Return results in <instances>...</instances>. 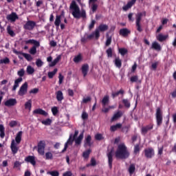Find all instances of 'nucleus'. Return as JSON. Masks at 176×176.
<instances>
[{
    "label": "nucleus",
    "mask_w": 176,
    "mask_h": 176,
    "mask_svg": "<svg viewBox=\"0 0 176 176\" xmlns=\"http://www.w3.org/2000/svg\"><path fill=\"white\" fill-rule=\"evenodd\" d=\"M69 9L72 10V14L74 19L79 20V19H86V10H82L80 11V8L79 6L76 4V1L73 0L70 4Z\"/></svg>",
    "instance_id": "f257e3e1"
},
{
    "label": "nucleus",
    "mask_w": 176,
    "mask_h": 176,
    "mask_svg": "<svg viewBox=\"0 0 176 176\" xmlns=\"http://www.w3.org/2000/svg\"><path fill=\"white\" fill-rule=\"evenodd\" d=\"M115 155L117 159H127L130 156V153L127 150L126 144L122 143L118 146Z\"/></svg>",
    "instance_id": "f03ea898"
},
{
    "label": "nucleus",
    "mask_w": 176,
    "mask_h": 176,
    "mask_svg": "<svg viewBox=\"0 0 176 176\" xmlns=\"http://www.w3.org/2000/svg\"><path fill=\"white\" fill-rule=\"evenodd\" d=\"M142 16L145 17L146 16V12L144 11L143 12H138L136 14V28L138 32H142V28L141 27V20H142Z\"/></svg>",
    "instance_id": "7ed1b4c3"
},
{
    "label": "nucleus",
    "mask_w": 176,
    "mask_h": 176,
    "mask_svg": "<svg viewBox=\"0 0 176 176\" xmlns=\"http://www.w3.org/2000/svg\"><path fill=\"white\" fill-rule=\"evenodd\" d=\"M155 119L157 126H162L163 124V111L160 107H157L155 112Z\"/></svg>",
    "instance_id": "20e7f679"
},
{
    "label": "nucleus",
    "mask_w": 176,
    "mask_h": 176,
    "mask_svg": "<svg viewBox=\"0 0 176 176\" xmlns=\"http://www.w3.org/2000/svg\"><path fill=\"white\" fill-rule=\"evenodd\" d=\"M108 30V25L106 24H100L99 25V26L98 27V28H96L95 30L96 31V39H98V38H100V32H104V31H107Z\"/></svg>",
    "instance_id": "39448f33"
},
{
    "label": "nucleus",
    "mask_w": 176,
    "mask_h": 176,
    "mask_svg": "<svg viewBox=\"0 0 176 176\" xmlns=\"http://www.w3.org/2000/svg\"><path fill=\"white\" fill-rule=\"evenodd\" d=\"M36 27V22L34 21H28L23 25L24 30L27 31H32Z\"/></svg>",
    "instance_id": "423d86ee"
},
{
    "label": "nucleus",
    "mask_w": 176,
    "mask_h": 176,
    "mask_svg": "<svg viewBox=\"0 0 176 176\" xmlns=\"http://www.w3.org/2000/svg\"><path fill=\"white\" fill-rule=\"evenodd\" d=\"M144 156L146 159H152L155 156V149L152 147H148L144 150Z\"/></svg>",
    "instance_id": "0eeeda50"
},
{
    "label": "nucleus",
    "mask_w": 176,
    "mask_h": 176,
    "mask_svg": "<svg viewBox=\"0 0 176 176\" xmlns=\"http://www.w3.org/2000/svg\"><path fill=\"white\" fill-rule=\"evenodd\" d=\"M27 91H28V83L25 82L21 86L18 91V94L21 97H23V96H25V94H27Z\"/></svg>",
    "instance_id": "6e6552de"
},
{
    "label": "nucleus",
    "mask_w": 176,
    "mask_h": 176,
    "mask_svg": "<svg viewBox=\"0 0 176 176\" xmlns=\"http://www.w3.org/2000/svg\"><path fill=\"white\" fill-rule=\"evenodd\" d=\"M153 123H150L149 124L142 126L141 129V133L142 135H145L148 134V131H151V130H153Z\"/></svg>",
    "instance_id": "1a4fd4ad"
},
{
    "label": "nucleus",
    "mask_w": 176,
    "mask_h": 176,
    "mask_svg": "<svg viewBox=\"0 0 176 176\" xmlns=\"http://www.w3.org/2000/svg\"><path fill=\"white\" fill-rule=\"evenodd\" d=\"M45 146H46V144H45V141L41 140L38 144V152L39 155H41V156H43L45 155Z\"/></svg>",
    "instance_id": "9d476101"
},
{
    "label": "nucleus",
    "mask_w": 176,
    "mask_h": 176,
    "mask_svg": "<svg viewBox=\"0 0 176 176\" xmlns=\"http://www.w3.org/2000/svg\"><path fill=\"white\" fill-rule=\"evenodd\" d=\"M6 19L11 23H14L16 20H19V15H17V13L12 12L11 14L7 15Z\"/></svg>",
    "instance_id": "9b49d317"
},
{
    "label": "nucleus",
    "mask_w": 176,
    "mask_h": 176,
    "mask_svg": "<svg viewBox=\"0 0 176 176\" xmlns=\"http://www.w3.org/2000/svg\"><path fill=\"white\" fill-rule=\"evenodd\" d=\"M108 157V163L109 168H112V163H113V149H111L107 154Z\"/></svg>",
    "instance_id": "f8f14e48"
},
{
    "label": "nucleus",
    "mask_w": 176,
    "mask_h": 176,
    "mask_svg": "<svg viewBox=\"0 0 176 176\" xmlns=\"http://www.w3.org/2000/svg\"><path fill=\"white\" fill-rule=\"evenodd\" d=\"M74 140L75 139L72 138V134H71L67 142L65 144V147L62 150L61 153H64V152H65L67 149H68V145H72V143L74 142Z\"/></svg>",
    "instance_id": "ddd939ff"
},
{
    "label": "nucleus",
    "mask_w": 176,
    "mask_h": 176,
    "mask_svg": "<svg viewBox=\"0 0 176 176\" xmlns=\"http://www.w3.org/2000/svg\"><path fill=\"white\" fill-rule=\"evenodd\" d=\"M25 162H26V163H30V164L32 166L36 165V161L35 160V156H33V155L27 156L25 158Z\"/></svg>",
    "instance_id": "4468645a"
},
{
    "label": "nucleus",
    "mask_w": 176,
    "mask_h": 176,
    "mask_svg": "<svg viewBox=\"0 0 176 176\" xmlns=\"http://www.w3.org/2000/svg\"><path fill=\"white\" fill-rule=\"evenodd\" d=\"M16 104H17V100H16V98H10L5 102L4 105L10 107H14Z\"/></svg>",
    "instance_id": "2eb2a0df"
},
{
    "label": "nucleus",
    "mask_w": 176,
    "mask_h": 176,
    "mask_svg": "<svg viewBox=\"0 0 176 176\" xmlns=\"http://www.w3.org/2000/svg\"><path fill=\"white\" fill-rule=\"evenodd\" d=\"M135 2H137V0H131L127 3L126 5L122 7V10H124V12H127L129 9H131L133 6L135 4Z\"/></svg>",
    "instance_id": "dca6fc26"
},
{
    "label": "nucleus",
    "mask_w": 176,
    "mask_h": 176,
    "mask_svg": "<svg viewBox=\"0 0 176 176\" xmlns=\"http://www.w3.org/2000/svg\"><path fill=\"white\" fill-rule=\"evenodd\" d=\"M89 64H84L81 67V72L83 75L84 78H86L87 76V74L89 73Z\"/></svg>",
    "instance_id": "f3484780"
},
{
    "label": "nucleus",
    "mask_w": 176,
    "mask_h": 176,
    "mask_svg": "<svg viewBox=\"0 0 176 176\" xmlns=\"http://www.w3.org/2000/svg\"><path fill=\"white\" fill-rule=\"evenodd\" d=\"M25 43L26 45L31 43L32 45H34L33 47H35L36 49V47H39V46H41V43H39V41L34 39H30V40L25 41Z\"/></svg>",
    "instance_id": "a211bd4d"
},
{
    "label": "nucleus",
    "mask_w": 176,
    "mask_h": 176,
    "mask_svg": "<svg viewBox=\"0 0 176 176\" xmlns=\"http://www.w3.org/2000/svg\"><path fill=\"white\" fill-rule=\"evenodd\" d=\"M33 115H42L46 117L49 113L42 109H36L33 111Z\"/></svg>",
    "instance_id": "6ab92c4d"
},
{
    "label": "nucleus",
    "mask_w": 176,
    "mask_h": 176,
    "mask_svg": "<svg viewBox=\"0 0 176 176\" xmlns=\"http://www.w3.org/2000/svg\"><path fill=\"white\" fill-rule=\"evenodd\" d=\"M10 148L12 152V155H16V153L19 152V147L17 146V145H16V142H14V140H12Z\"/></svg>",
    "instance_id": "aec40b11"
},
{
    "label": "nucleus",
    "mask_w": 176,
    "mask_h": 176,
    "mask_svg": "<svg viewBox=\"0 0 176 176\" xmlns=\"http://www.w3.org/2000/svg\"><path fill=\"white\" fill-rule=\"evenodd\" d=\"M93 145V142H91V135H88L87 138H85L84 146L85 148H87V146H91Z\"/></svg>",
    "instance_id": "412c9836"
},
{
    "label": "nucleus",
    "mask_w": 176,
    "mask_h": 176,
    "mask_svg": "<svg viewBox=\"0 0 176 176\" xmlns=\"http://www.w3.org/2000/svg\"><path fill=\"white\" fill-rule=\"evenodd\" d=\"M129 34H131V31L127 28H122L120 30V35H122V36H129Z\"/></svg>",
    "instance_id": "4be33fe9"
},
{
    "label": "nucleus",
    "mask_w": 176,
    "mask_h": 176,
    "mask_svg": "<svg viewBox=\"0 0 176 176\" xmlns=\"http://www.w3.org/2000/svg\"><path fill=\"white\" fill-rule=\"evenodd\" d=\"M151 49H153L154 50H156L157 52H162V46L159 43L154 41L152 43Z\"/></svg>",
    "instance_id": "5701e85b"
},
{
    "label": "nucleus",
    "mask_w": 176,
    "mask_h": 176,
    "mask_svg": "<svg viewBox=\"0 0 176 176\" xmlns=\"http://www.w3.org/2000/svg\"><path fill=\"white\" fill-rule=\"evenodd\" d=\"M123 116V113L121 111H118L111 118V122H114V120H118L119 118H122Z\"/></svg>",
    "instance_id": "b1692460"
},
{
    "label": "nucleus",
    "mask_w": 176,
    "mask_h": 176,
    "mask_svg": "<svg viewBox=\"0 0 176 176\" xmlns=\"http://www.w3.org/2000/svg\"><path fill=\"white\" fill-rule=\"evenodd\" d=\"M157 41H158L159 42H164V41H166V39H167V38H168V35H163L162 34H160L157 36Z\"/></svg>",
    "instance_id": "393cba45"
},
{
    "label": "nucleus",
    "mask_w": 176,
    "mask_h": 176,
    "mask_svg": "<svg viewBox=\"0 0 176 176\" xmlns=\"http://www.w3.org/2000/svg\"><path fill=\"white\" fill-rule=\"evenodd\" d=\"M56 96L57 101L60 102V101H63V100H64V95L63 94V91H56Z\"/></svg>",
    "instance_id": "a878e982"
},
{
    "label": "nucleus",
    "mask_w": 176,
    "mask_h": 176,
    "mask_svg": "<svg viewBox=\"0 0 176 176\" xmlns=\"http://www.w3.org/2000/svg\"><path fill=\"white\" fill-rule=\"evenodd\" d=\"M23 82V78H19L16 80H14V86L12 87V91H16V89H17V87H19V83Z\"/></svg>",
    "instance_id": "bb28decb"
},
{
    "label": "nucleus",
    "mask_w": 176,
    "mask_h": 176,
    "mask_svg": "<svg viewBox=\"0 0 176 176\" xmlns=\"http://www.w3.org/2000/svg\"><path fill=\"white\" fill-rule=\"evenodd\" d=\"M102 107H105L109 104V96H104L101 101Z\"/></svg>",
    "instance_id": "cd10ccee"
},
{
    "label": "nucleus",
    "mask_w": 176,
    "mask_h": 176,
    "mask_svg": "<svg viewBox=\"0 0 176 176\" xmlns=\"http://www.w3.org/2000/svg\"><path fill=\"white\" fill-rule=\"evenodd\" d=\"M23 135V131H19L17 133L16 137H15V142L16 144H20L21 142V137Z\"/></svg>",
    "instance_id": "c85d7f7f"
},
{
    "label": "nucleus",
    "mask_w": 176,
    "mask_h": 176,
    "mask_svg": "<svg viewBox=\"0 0 176 176\" xmlns=\"http://www.w3.org/2000/svg\"><path fill=\"white\" fill-rule=\"evenodd\" d=\"M118 129H122V124L118 123V124H116V125L111 126L110 131H111V132L116 131V130H118Z\"/></svg>",
    "instance_id": "c756f323"
},
{
    "label": "nucleus",
    "mask_w": 176,
    "mask_h": 176,
    "mask_svg": "<svg viewBox=\"0 0 176 176\" xmlns=\"http://www.w3.org/2000/svg\"><path fill=\"white\" fill-rule=\"evenodd\" d=\"M83 140V133H81L79 136L75 140L76 145H80L82 140Z\"/></svg>",
    "instance_id": "7c9ffc66"
},
{
    "label": "nucleus",
    "mask_w": 176,
    "mask_h": 176,
    "mask_svg": "<svg viewBox=\"0 0 176 176\" xmlns=\"http://www.w3.org/2000/svg\"><path fill=\"white\" fill-rule=\"evenodd\" d=\"M81 60H82V54H78L73 59L74 63H75L76 64L80 63Z\"/></svg>",
    "instance_id": "2f4dec72"
},
{
    "label": "nucleus",
    "mask_w": 176,
    "mask_h": 176,
    "mask_svg": "<svg viewBox=\"0 0 176 176\" xmlns=\"http://www.w3.org/2000/svg\"><path fill=\"white\" fill-rule=\"evenodd\" d=\"M119 94H122V95L124 94V90L121 89L116 92H113L111 94V96H112L113 98H115V97H118V96H119Z\"/></svg>",
    "instance_id": "473e14b6"
},
{
    "label": "nucleus",
    "mask_w": 176,
    "mask_h": 176,
    "mask_svg": "<svg viewBox=\"0 0 176 176\" xmlns=\"http://www.w3.org/2000/svg\"><path fill=\"white\" fill-rule=\"evenodd\" d=\"M60 24H61V18L60 16H56L55 21H54V25L58 28L60 27Z\"/></svg>",
    "instance_id": "72a5a7b5"
},
{
    "label": "nucleus",
    "mask_w": 176,
    "mask_h": 176,
    "mask_svg": "<svg viewBox=\"0 0 176 176\" xmlns=\"http://www.w3.org/2000/svg\"><path fill=\"white\" fill-rule=\"evenodd\" d=\"M32 107V100H29L28 102L25 103V109H29V111H31Z\"/></svg>",
    "instance_id": "f704fd0d"
},
{
    "label": "nucleus",
    "mask_w": 176,
    "mask_h": 176,
    "mask_svg": "<svg viewBox=\"0 0 176 176\" xmlns=\"http://www.w3.org/2000/svg\"><path fill=\"white\" fill-rule=\"evenodd\" d=\"M0 137L5 138V126L3 124H0Z\"/></svg>",
    "instance_id": "c9c22d12"
},
{
    "label": "nucleus",
    "mask_w": 176,
    "mask_h": 176,
    "mask_svg": "<svg viewBox=\"0 0 176 176\" xmlns=\"http://www.w3.org/2000/svg\"><path fill=\"white\" fill-rule=\"evenodd\" d=\"M135 172V165L134 164H131L129 168V173L131 175L132 174H134Z\"/></svg>",
    "instance_id": "e433bc0d"
},
{
    "label": "nucleus",
    "mask_w": 176,
    "mask_h": 176,
    "mask_svg": "<svg viewBox=\"0 0 176 176\" xmlns=\"http://www.w3.org/2000/svg\"><path fill=\"white\" fill-rule=\"evenodd\" d=\"M115 65L117 67V68H122V60H120L119 58H116Z\"/></svg>",
    "instance_id": "4c0bfd02"
},
{
    "label": "nucleus",
    "mask_w": 176,
    "mask_h": 176,
    "mask_svg": "<svg viewBox=\"0 0 176 176\" xmlns=\"http://www.w3.org/2000/svg\"><path fill=\"white\" fill-rule=\"evenodd\" d=\"M7 32L9 35H10V36H14V35H16L13 30H12V27L10 25L7 27Z\"/></svg>",
    "instance_id": "58836bf2"
},
{
    "label": "nucleus",
    "mask_w": 176,
    "mask_h": 176,
    "mask_svg": "<svg viewBox=\"0 0 176 176\" xmlns=\"http://www.w3.org/2000/svg\"><path fill=\"white\" fill-rule=\"evenodd\" d=\"M91 152V150L88 149L86 151H84L82 153V157H84V159H89V156H90V153Z\"/></svg>",
    "instance_id": "ea45409f"
},
{
    "label": "nucleus",
    "mask_w": 176,
    "mask_h": 176,
    "mask_svg": "<svg viewBox=\"0 0 176 176\" xmlns=\"http://www.w3.org/2000/svg\"><path fill=\"white\" fill-rule=\"evenodd\" d=\"M26 71H27V73L28 74V75H32V74H34L35 72V69H34L30 65H29V66H28Z\"/></svg>",
    "instance_id": "a19ab883"
},
{
    "label": "nucleus",
    "mask_w": 176,
    "mask_h": 176,
    "mask_svg": "<svg viewBox=\"0 0 176 176\" xmlns=\"http://www.w3.org/2000/svg\"><path fill=\"white\" fill-rule=\"evenodd\" d=\"M56 74H57V68L54 69L53 72H48V78H50V79H53Z\"/></svg>",
    "instance_id": "79ce46f5"
},
{
    "label": "nucleus",
    "mask_w": 176,
    "mask_h": 176,
    "mask_svg": "<svg viewBox=\"0 0 176 176\" xmlns=\"http://www.w3.org/2000/svg\"><path fill=\"white\" fill-rule=\"evenodd\" d=\"M42 124H45V126H50L52 124V119L47 118L45 120L41 121Z\"/></svg>",
    "instance_id": "37998d69"
},
{
    "label": "nucleus",
    "mask_w": 176,
    "mask_h": 176,
    "mask_svg": "<svg viewBox=\"0 0 176 176\" xmlns=\"http://www.w3.org/2000/svg\"><path fill=\"white\" fill-rule=\"evenodd\" d=\"M122 104L126 108H130L131 107L130 101L128 99H123Z\"/></svg>",
    "instance_id": "c03bdc74"
},
{
    "label": "nucleus",
    "mask_w": 176,
    "mask_h": 176,
    "mask_svg": "<svg viewBox=\"0 0 176 176\" xmlns=\"http://www.w3.org/2000/svg\"><path fill=\"white\" fill-rule=\"evenodd\" d=\"M22 55L28 61H32V56L30 54L23 53Z\"/></svg>",
    "instance_id": "a18cd8bd"
},
{
    "label": "nucleus",
    "mask_w": 176,
    "mask_h": 176,
    "mask_svg": "<svg viewBox=\"0 0 176 176\" xmlns=\"http://www.w3.org/2000/svg\"><path fill=\"white\" fill-rule=\"evenodd\" d=\"M46 160H53V154L51 152H47L45 153Z\"/></svg>",
    "instance_id": "49530a36"
},
{
    "label": "nucleus",
    "mask_w": 176,
    "mask_h": 176,
    "mask_svg": "<svg viewBox=\"0 0 176 176\" xmlns=\"http://www.w3.org/2000/svg\"><path fill=\"white\" fill-rule=\"evenodd\" d=\"M128 50L126 48H120L119 49V53L121 54V56H126L128 53Z\"/></svg>",
    "instance_id": "de8ad7c7"
},
{
    "label": "nucleus",
    "mask_w": 176,
    "mask_h": 176,
    "mask_svg": "<svg viewBox=\"0 0 176 176\" xmlns=\"http://www.w3.org/2000/svg\"><path fill=\"white\" fill-rule=\"evenodd\" d=\"M112 43V36H107V41L105 43V46H109Z\"/></svg>",
    "instance_id": "09e8293b"
},
{
    "label": "nucleus",
    "mask_w": 176,
    "mask_h": 176,
    "mask_svg": "<svg viewBox=\"0 0 176 176\" xmlns=\"http://www.w3.org/2000/svg\"><path fill=\"white\" fill-rule=\"evenodd\" d=\"M47 174L52 175V176H59L60 173L57 170H53V171H48Z\"/></svg>",
    "instance_id": "8fccbe9b"
},
{
    "label": "nucleus",
    "mask_w": 176,
    "mask_h": 176,
    "mask_svg": "<svg viewBox=\"0 0 176 176\" xmlns=\"http://www.w3.org/2000/svg\"><path fill=\"white\" fill-rule=\"evenodd\" d=\"M51 111L54 116H57V113H58V108L57 107H52Z\"/></svg>",
    "instance_id": "3c124183"
},
{
    "label": "nucleus",
    "mask_w": 176,
    "mask_h": 176,
    "mask_svg": "<svg viewBox=\"0 0 176 176\" xmlns=\"http://www.w3.org/2000/svg\"><path fill=\"white\" fill-rule=\"evenodd\" d=\"M9 63H10V60L8 57L0 60V65L1 64H9Z\"/></svg>",
    "instance_id": "603ef678"
},
{
    "label": "nucleus",
    "mask_w": 176,
    "mask_h": 176,
    "mask_svg": "<svg viewBox=\"0 0 176 176\" xmlns=\"http://www.w3.org/2000/svg\"><path fill=\"white\" fill-rule=\"evenodd\" d=\"M25 74V71L24 70V69H21L17 72V75H18V76H19V78H23V76H24Z\"/></svg>",
    "instance_id": "864d4df0"
},
{
    "label": "nucleus",
    "mask_w": 176,
    "mask_h": 176,
    "mask_svg": "<svg viewBox=\"0 0 176 176\" xmlns=\"http://www.w3.org/2000/svg\"><path fill=\"white\" fill-rule=\"evenodd\" d=\"M36 67H38V68H41V67H42V65H43V61H42V60H41L39 58L36 59Z\"/></svg>",
    "instance_id": "5fc2aeb1"
},
{
    "label": "nucleus",
    "mask_w": 176,
    "mask_h": 176,
    "mask_svg": "<svg viewBox=\"0 0 176 176\" xmlns=\"http://www.w3.org/2000/svg\"><path fill=\"white\" fill-rule=\"evenodd\" d=\"M106 53L107 54V57L111 58L113 56V51H112V48L109 47L108 50H106Z\"/></svg>",
    "instance_id": "6e6d98bb"
},
{
    "label": "nucleus",
    "mask_w": 176,
    "mask_h": 176,
    "mask_svg": "<svg viewBox=\"0 0 176 176\" xmlns=\"http://www.w3.org/2000/svg\"><path fill=\"white\" fill-rule=\"evenodd\" d=\"M90 101H91V97L88 96V97L84 98L82 99V104H87V102H90Z\"/></svg>",
    "instance_id": "4d7b16f0"
},
{
    "label": "nucleus",
    "mask_w": 176,
    "mask_h": 176,
    "mask_svg": "<svg viewBox=\"0 0 176 176\" xmlns=\"http://www.w3.org/2000/svg\"><path fill=\"white\" fill-rule=\"evenodd\" d=\"M98 8V5H97V4L94 3H93L91 4V10H92L93 13L96 12Z\"/></svg>",
    "instance_id": "13d9d810"
},
{
    "label": "nucleus",
    "mask_w": 176,
    "mask_h": 176,
    "mask_svg": "<svg viewBox=\"0 0 176 176\" xmlns=\"http://www.w3.org/2000/svg\"><path fill=\"white\" fill-rule=\"evenodd\" d=\"M81 118L82 120H86L87 119H89V114H87L86 111H83L82 113Z\"/></svg>",
    "instance_id": "bf43d9fd"
},
{
    "label": "nucleus",
    "mask_w": 176,
    "mask_h": 176,
    "mask_svg": "<svg viewBox=\"0 0 176 176\" xmlns=\"http://www.w3.org/2000/svg\"><path fill=\"white\" fill-rule=\"evenodd\" d=\"M104 138L102 137V135L100 133H98L95 135V140L97 141H101Z\"/></svg>",
    "instance_id": "052dcab7"
},
{
    "label": "nucleus",
    "mask_w": 176,
    "mask_h": 176,
    "mask_svg": "<svg viewBox=\"0 0 176 176\" xmlns=\"http://www.w3.org/2000/svg\"><path fill=\"white\" fill-rule=\"evenodd\" d=\"M29 53H30V54H32V56L36 54V48H35V47H32V48H30Z\"/></svg>",
    "instance_id": "680f3d73"
},
{
    "label": "nucleus",
    "mask_w": 176,
    "mask_h": 176,
    "mask_svg": "<svg viewBox=\"0 0 176 176\" xmlns=\"http://www.w3.org/2000/svg\"><path fill=\"white\" fill-rule=\"evenodd\" d=\"M87 36L89 41L93 39V38H94V36L96 38V30H95V32H92L91 34H87Z\"/></svg>",
    "instance_id": "e2e57ef3"
},
{
    "label": "nucleus",
    "mask_w": 176,
    "mask_h": 176,
    "mask_svg": "<svg viewBox=\"0 0 176 176\" xmlns=\"http://www.w3.org/2000/svg\"><path fill=\"white\" fill-rule=\"evenodd\" d=\"M94 25H96V21L92 20L89 25V30H93L94 28Z\"/></svg>",
    "instance_id": "0e129e2a"
},
{
    "label": "nucleus",
    "mask_w": 176,
    "mask_h": 176,
    "mask_svg": "<svg viewBox=\"0 0 176 176\" xmlns=\"http://www.w3.org/2000/svg\"><path fill=\"white\" fill-rule=\"evenodd\" d=\"M130 80L132 83H134V82H138V76H133L131 77Z\"/></svg>",
    "instance_id": "69168bd1"
},
{
    "label": "nucleus",
    "mask_w": 176,
    "mask_h": 176,
    "mask_svg": "<svg viewBox=\"0 0 176 176\" xmlns=\"http://www.w3.org/2000/svg\"><path fill=\"white\" fill-rule=\"evenodd\" d=\"M138 153H140V144H136L134 147V153L137 155Z\"/></svg>",
    "instance_id": "338daca9"
},
{
    "label": "nucleus",
    "mask_w": 176,
    "mask_h": 176,
    "mask_svg": "<svg viewBox=\"0 0 176 176\" xmlns=\"http://www.w3.org/2000/svg\"><path fill=\"white\" fill-rule=\"evenodd\" d=\"M10 127H16L17 126V121L12 120L9 123Z\"/></svg>",
    "instance_id": "774afa93"
}]
</instances>
